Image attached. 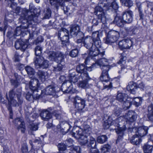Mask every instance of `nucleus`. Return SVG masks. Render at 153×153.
<instances>
[{"label": "nucleus", "mask_w": 153, "mask_h": 153, "mask_svg": "<svg viewBox=\"0 0 153 153\" xmlns=\"http://www.w3.org/2000/svg\"><path fill=\"white\" fill-rule=\"evenodd\" d=\"M15 125L17 126L18 129H21L22 133H24L25 130V123L22 119L20 118H16L13 121Z\"/></svg>", "instance_id": "nucleus-17"}, {"label": "nucleus", "mask_w": 153, "mask_h": 153, "mask_svg": "<svg viewBox=\"0 0 153 153\" xmlns=\"http://www.w3.org/2000/svg\"><path fill=\"white\" fill-rule=\"evenodd\" d=\"M111 148L110 145L108 144L104 145L101 148V152L102 153H105L108 152Z\"/></svg>", "instance_id": "nucleus-46"}, {"label": "nucleus", "mask_w": 153, "mask_h": 153, "mask_svg": "<svg viewBox=\"0 0 153 153\" xmlns=\"http://www.w3.org/2000/svg\"><path fill=\"white\" fill-rule=\"evenodd\" d=\"M42 50V47L40 46H37L35 48V52L36 56L40 57Z\"/></svg>", "instance_id": "nucleus-41"}, {"label": "nucleus", "mask_w": 153, "mask_h": 153, "mask_svg": "<svg viewBox=\"0 0 153 153\" xmlns=\"http://www.w3.org/2000/svg\"><path fill=\"white\" fill-rule=\"evenodd\" d=\"M35 65L37 68H41L42 69L47 68L49 65V62L46 60H44L42 56L38 57L34 61Z\"/></svg>", "instance_id": "nucleus-9"}, {"label": "nucleus", "mask_w": 153, "mask_h": 153, "mask_svg": "<svg viewBox=\"0 0 153 153\" xmlns=\"http://www.w3.org/2000/svg\"><path fill=\"white\" fill-rule=\"evenodd\" d=\"M6 98L8 100L9 103L11 105L16 106H18L19 104H21L19 103V101L18 102H17L14 99V98H13L12 99H9L7 96V93H6Z\"/></svg>", "instance_id": "nucleus-40"}, {"label": "nucleus", "mask_w": 153, "mask_h": 153, "mask_svg": "<svg viewBox=\"0 0 153 153\" xmlns=\"http://www.w3.org/2000/svg\"><path fill=\"white\" fill-rule=\"evenodd\" d=\"M38 84V80L36 79H31L29 83L30 88L31 90V92H27L26 95V99L29 101L32 100L33 99L37 100L39 99L40 96H38L35 95V93L37 92L36 90L37 85Z\"/></svg>", "instance_id": "nucleus-4"}, {"label": "nucleus", "mask_w": 153, "mask_h": 153, "mask_svg": "<svg viewBox=\"0 0 153 153\" xmlns=\"http://www.w3.org/2000/svg\"><path fill=\"white\" fill-rule=\"evenodd\" d=\"M59 38H60V39L62 42H67L68 41L69 39V36H61Z\"/></svg>", "instance_id": "nucleus-56"}, {"label": "nucleus", "mask_w": 153, "mask_h": 153, "mask_svg": "<svg viewBox=\"0 0 153 153\" xmlns=\"http://www.w3.org/2000/svg\"><path fill=\"white\" fill-rule=\"evenodd\" d=\"M133 102L134 104L136 106H138L141 104L142 100L140 98H136L133 99Z\"/></svg>", "instance_id": "nucleus-48"}, {"label": "nucleus", "mask_w": 153, "mask_h": 153, "mask_svg": "<svg viewBox=\"0 0 153 153\" xmlns=\"http://www.w3.org/2000/svg\"><path fill=\"white\" fill-rule=\"evenodd\" d=\"M145 86L143 82H141L140 83H139L138 85H137V87L140 88L142 89H143Z\"/></svg>", "instance_id": "nucleus-64"}, {"label": "nucleus", "mask_w": 153, "mask_h": 153, "mask_svg": "<svg viewBox=\"0 0 153 153\" xmlns=\"http://www.w3.org/2000/svg\"><path fill=\"white\" fill-rule=\"evenodd\" d=\"M110 7H111L114 10H117L118 8V5L115 2H113L111 3H110Z\"/></svg>", "instance_id": "nucleus-59"}, {"label": "nucleus", "mask_w": 153, "mask_h": 153, "mask_svg": "<svg viewBox=\"0 0 153 153\" xmlns=\"http://www.w3.org/2000/svg\"><path fill=\"white\" fill-rule=\"evenodd\" d=\"M100 6H96L95 9V13L98 17V18L104 24L105 23L106 20V18L105 14L102 8Z\"/></svg>", "instance_id": "nucleus-10"}, {"label": "nucleus", "mask_w": 153, "mask_h": 153, "mask_svg": "<svg viewBox=\"0 0 153 153\" xmlns=\"http://www.w3.org/2000/svg\"><path fill=\"white\" fill-rule=\"evenodd\" d=\"M137 88V84L133 82H130L126 87L127 90L132 94L135 93V89Z\"/></svg>", "instance_id": "nucleus-26"}, {"label": "nucleus", "mask_w": 153, "mask_h": 153, "mask_svg": "<svg viewBox=\"0 0 153 153\" xmlns=\"http://www.w3.org/2000/svg\"><path fill=\"white\" fill-rule=\"evenodd\" d=\"M136 4L138 10L139 16L140 19H143L144 17V14L143 13V10L141 3L138 0L136 1Z\"/></svg>", "instance_id": "nucleus-33"}, {"label": "nucleus", "mask_w": 153, "mask_h": 153, "mask_svg": "<svg viewBox=\"0 0 153 153\" xmlns=\"http://www.w3.org/2000/svg\"><path fill=\"white\" fill-rule=\"evenodd\" d=\"M67 145L63 143L59 144L57 146L59 152L66 151L67 149Z\"/></svg>", "instance_id": "nucleus-44"}, {"label": "nucleus", "mask_w": 153, "mask_h": 153, "mask_svg": "<svg viewBox=\"0 0 153 153\" xmlns=\"http://www.w3.org/2000/svg\"><path fill=\"white\" fill-rule=\"evenodd\" d=\"M153 149L152 146L146 144L143 146V149L145 153H151Z\"/></svg>", "instance_id": "nucleus-34"}, {"label": "nucleus", "mask_w": 153, "mask_h": 153, "mask_svg": "<svg viewBox=\"0 0 153 153\" xmlns=\"http://www.w3.org/2000/svg\"><path fill=\"white\" fill-rule=\"evenodd\" d=\"M25 70L28 75H33L35 74V71L34 69L30 66H27L26 67Z\"/></svg>", "instance_id": "nucleus-43"}, {"label": "nucleus", "mask_w": 153, "mask_h": 153, "mask_svg": "<svg viewBox=\"0 0 153 153\" xmlns=\"http://www.w3.org/2000/svg\"><path fill=\"white\" fill-rule=\"evenodd\" d=\"M51 12L50 9L49 7H47L44 18L48 19L51 16Z\"/></svg>", "instance_id": "nucleus-50"}, {"label": "nucleus", "mask_w": 153, "mask_h": 153, "mask_svg": "<svg viewBox=\"0 0 153 153\" xmlns=\"http://www.w3.org/2000/svg\"><path fill=\"white\" fill-rule=\"evenodd\" d=\"M120 57V59L118 62V63L119 64H121V71H122L124 69H125L126 67V65H124L126 63L125 61L126 59V57L125 56V54L124 53L121 54Z\"/></svg>", "instance_id": "nucleus-30"}, {"label": "nucleus", "mask_w": 153, "mask_h": 153, "mask_svg": "<svg viewBox=\"0 0 153 153\" xmlns=\"http://www.w3.org/2000/svg\"><path fill=\"white\" fill-rule=\"evenodd\" d=\"M21 33V31L20 30V28L17 27L15 30L14 36H19Z\"/></svg>", "instance_id": "nucleus-60"}, {"label": "nucleus", "mask_w": 153, "mask_h": 153, "mask_svg": "<svg viewBox=\"0 0 153 153\" xmlns=\"http://www.w3.org/2000/svg\"><path fill=\"white\" fill-rule=\"evenodd\" d=\"M127 95L124 94L120 93L118 94L117 96V100L120 102H123L124 105L126 107V109H128L131 105V102L127 100Z\"/></svg>", "instance_id": "nucleus-14"}, {"label": "nucleus", "mask_w": 153, "mask_h": 153, "mask_svg": "<svg viewBox=\"0 0 153 153\" xmlns=\"http://www.w3.org/2000/svg\"><path fill=\"white\" fill-rule=\"evenodd\" d=\"M130 141L133 144L137 145L141 142V140L139 136L136 134L133 135L130 139Z\"/></svg>", "instance_id": "nucleus-28"}, {"label": "nucleus", "mask_w": 153, "mask_h": 153, "mask_svg": "<svg viewBox=\"0 0 153 153\" xmlns=\"http://www.w3.org/2000/svg\"><path fill=\"white\" fill-rule=\"evenodd\" d=\"M95 61V63L94 64L92 65V68L94 67L96 64H97L100 65L101 67V69L103 66H108L110 67L109 65H107L108 62V60L105 58H99L98 59H97Z\"/></svg>", "instance_id": "nucleus-19"}, {"label": "nucleus", "mask_w": 153, "mask_h": 153, "mask_svg": "<svg viewBox=\"0 0 153 153\" xmlns=\"http://www.w3.org/2000/svg\"><path fill=\"white\" fill-rule=\"evenodd\" d=\"M91 67L87 68L85 65L83 64L78 65L76 68V71L77 72L80 74L86 72L87 71H92Z\"/></svg>", "instance_id": "nucleus-24"}, {"label": "nucleus", "mask_w": 153, "mask_h": 153, "mask_svg": "<svg viewBox=\"0 0 153 153\" xmlns=\"http://www.w3.org/2000/svg\"><path fill=\"white\" fill-rule=\"evenodd\" d=\"M90 139L89 141H88V143H89V144L88 145V147H91V149L92 148H94L96 146V144H95L94 146V147L92 146V145L95 143L96 141L94 138H93V137H89Z\"/></svg>", "instance_id": "nucleus-47"}, {"label": "nucleus", "mask_w": 153, "mask_h": 153, "mask_svg": "<svg viewBox=\"0 0 153 153\" xmlns=\"http://www.w3.org/2000/svg\"><path fill=\"white\" fill-rule=\"evenodd\" d=\"M70 34L73 36H83L82 32L80 31L79 26L77 25H74L71 27L70 29Z\"/></svg>", "instance_id": "nucleus-18"}, {"label": "nucleus", "mask_w": 153, "mask_h": 153, "mask_svg": "<svg viewBox=\"0 0 153 153\" xmlns=\"http://www.w3.org/2000/svg\"><path fill=\"white\" fill-rule=\"evenodd\" d=\"M78 51L77 49H74L72 50L70 53V55L72 57H74L78 55Z\"/></svg>", "instance_id": "nucleus-53"}, {"label": "nucleus", "mask_w": 153, "mask_h": 153, "mask_svg": "<svg viewBox=\"0 0 153 153\" xmlns=\"http://www.w3.org/2000/svg\"><path fill=\"white\" fill-rule=\"evenodd\" d=\"M122 4L126 6L130 7L133 5V2L131 0H120Z\"/></svg>", "instance_id": "nucleus-39"}, {"label": "nucleus", "mask_w": 153, "mask_h": 153, "mask_svg": "<svg viewBox=\"0 0 153 153\" xmlns=\"http://www.w3.org/2000/svg\"><path fill=\"white\" fill-rule=\"evenodd\" d=\"M137 117L136 114L132 111H129L124 116L127 121L132 123L135 121Z\"/></svg>", "instance_id": "nucleus-20"}, {"label": "nucleus", "mask_w": 153, "mask_h": 153, "mask_svg": "<svg viewBox=\"0 0 153 153\" xmlns=\"http://www.w3.org/2000/svg\"><path fill=\"white\" fill-rule=\"evenodd\" d=\"M21 90L20 89H17L16 91L14 89L10 90L9 92V99H12L14 98L15 96L17 98L20 104L22 102V98L21 97Z\"/></svg>", "instance_id": "nucleus-12"}, {"label": "nucleus", "mask_w": 153, "mask_h": 153, "mask_svg": "<svg viewBox=\"0 0 153 153\" xmlns=\"http://www.w3.org/2000/svg\"><path fill=\"white\" fill-rule=\"evenodd\" d=\"M22 153H28L27 146L26 144H24L22 146Z\"/></svg>", "instance_id": "nucleus-54"}, {"label": "nucleus", "mask_w": 153, "mask_h": 153, "mask_svg": "<svg viewBox=\"0 0 153 153\" xmlns=\"http://www.w3.org/2000/svg\"><path fill=\"white\" fill-rule=\"evenodd\" d=\"M48 59L51 61L56 60L57 58L60 62L64 60V55L61 52L53 51H50L48 53Z\"/></svg>", "instance_id": "nucleus-11"}, {"label": "nucleus", "mask_w": 153, "mask_h": 153, "mask_svg": "<svg viewBox=\"0 0 153 153\" xmlns=\"http://www.w3.org/2000/svg\"><path fill=\"white\" fill-rule=\"evenodd\" d=\"M63 61L62 62H60V61L58 60V62L59 63L57 65L56 67H53L54 70L55 71H60L62 70L64 66V65L62 63Z\"/></svg>", "instance_id": "nucleus-45"}, {"label": "nucleus", "mask_w": 153, "mask_h": 153, "mask_svg": "<svg viewBox=\"0 0 153 153\" xmlns=\"http://www.w3.org/2000/svg\"><path fill=\"white\" fill-rule=\"evenodd\" d=\"M92 38L94 40L98 39L99 37V33L98 32H94L92 33Z\"/></svg>", "instance_id": "nucleus-55"}, {"label": "nucleus", "mask_w": 153, "mask_h": 153, "mask_svg": "<svg viewBox=\"0 0 153 153\" xmlns=\"http://www.w3.org/2000/svg\"><path fill=\"white\" fill-rule=\"evenodd\" d=\"M69 36L68 31L66 29L62 28L58 33L59 37L61 36Z\"/></svg>", "instance_id": "nucleus-36"}, {"label": "nucleus", "mask_w": 153, "mask_h": 153, "mask_svg": "<svg viewBox=\"0 0 153 153\" xmlns=\"http://www.w3.org/2000/svg\"><path fill=\"white\" fill-rule=\"evenodd\" d=\"M88 81L81 80L79 84V86L82 88H86L87 87Z\"/></svg>", "instance_id": "nucleus-52"}, {"label": "nucleus", "mask_w": 153, "mask_h": 153, "mask_svg": "<svg viewBox=\"0 0 153 153\" xmlns=\"http://www.w3.org/2000/svg\"><path fill=\"white\" fill-rule=\"evenodd\" d=\"M33 143L34 144H36V143H37L38 146H37V148H36L37 149H38L42 146L41 142L38 139L35 140L33 142Z\"/></svg>", "instance_id": "nucleus-57"}, {"label": "nucleus", "mask_w": 153, "mask_h": 153, "mask_svg": "<svg viewBox=\"0 0 153 153\" xmlns=\"http://www.w3.org/2000/svg\"><path fill=\"white\" fill-rule=\"evenodd\" d=\"M37 76L39 79L42 82L45 81L48 77V75L47 72L42 71L39 70L37 73Z\"/></svg>", "instance_id": "nucleus-27"}, {"label": "nucleus", "mask_w": 153, "mask_h": 153, "mask_svg": "<svg viewBox=\"0 0 153 153\" xmlns=\"http://www.w3.org/2000/svg\"><path fill=\"white\" fill-rule=\"evenodd\" d=\"M55 90L54 87L52 85H49L46 88L42 91V94L46 95H53L55 94Z\"/></svg>", "instance_id": "nucleus-23"}, {"label": "nucleus", "mask_w": 153, "mask_h": 153, "mask_svg": "<svg viewBox=\"0 0 153 153\" xmlns=\"http://www.w3.org/2000/svg\"><path fill=\"white\" fill-rule=\"evenodd\" d=\"M148 129V127L144 126H140L138 128L137 133L140 137L143 136L147 134Z\"/></svg>", "instance_id": "nucleus-29"}, {"label": "nucleus", "mask_w": 153, "mask_h": 153, "mask_svg": "<svg viewBox=\"0 0 153 153\" xmlns=\"http://www.w3.org/2000/svg\"><path fill=\"white\" fill-rule=\"evenodd\" d=\"M75 72L74 69L69 71V80L63 82L61 87L62 91L65 93H68L71 91L73 88L72 82L75 83L79 79L80 76Z\"/></svg>", "instance_id": "nucleus-2"}, {"label": "nucleus", "mask_w": 153, "mask_h": 153, "mask_svg": "<svg viewBox=\"0 0 153 153\" xmlns=\"http://www.w3.org/2000/svg\"><path fill=\"white\" fill-rule=\"evenodd\" d=\"M15 46L16 49H20L22 51H24L27 47L26 43L21 39H19L16 42Z\"/></svg>", "instance_id": "nucleus-21"}, {"label": "nucleus", "mask_w": 153, "mask_h": 153, "mask_svg": "<svg viewBox=\"0 0 153 153\" xmlns=\"http://www.w3.org/2000/svg\"><path fill=\"white\" fill-rule=\"evenodd\" d=\"M100 22H102L100 20V19H99L98 18V19H93L92 20V23L93 25L95 26L97 25Z\"/></svg>", "instance_id": "nucleus-58"}, {"label": "nucleus", "mask_w": 153, "mask_h": 153, "mask_svg": "<svg viewBox=\"0 0 153 153\" xmlns=\"http://www.w3.org/2000/svg\"><path fill=\"white\" fill-rule=\"evenodd\" d=\"M73 142V140L72 139L69 138L67 139L65 141V144L66 145H69L72 144Z\"/></svg>", "instance_id": "nucleus-62"}, {"label": "nucleus", "mask_w": 153, "mask_h": 153, "mask_svg": "<svg viewBox=\"0 0 153 153\" xmlns=\"http://www.w3.org/2000/svg\"><path fill=\"white\" fill-rule=\"evenodd\" d=\"M93 43L94 39L90 36L85 37L83 41L84 45L88 49L93 48Z\"/></svg>", "instance_id": "nucleus-22"}, {"label": "nucleus", "mask_w": 153, "mask_h": 153, "mask_svg": "<svg viewBox=\"0 0 153 153\" xmlns=\"http://www.w3.org/2000/svg\"><path fill=\"white\" fill-rule=\"evenodd\" d=\"M101 43L100 38L94 40L93 46V48L98 49H101Z\"/></svg>", "instance_id": "nucleus-37"}, {"label": "nucleus", "mask_w": 153, "mask_h": 153, "mask_svg": "<svg viewBox=\"0 0 153 153\" xmlns=\"http://www.w3.org/2000/svg\"><path fill=\"white\" fill-rule=\"evenodd\" d=\"M114 23L119 27H122L124 24H126L122 18L119 16H116L114 20Z\"/></svg>", "instance_id": "nucleus-31"}, {"label": "nucleus", "mask_w": 153, "mask_h": 153, "mask_svg": "<svg viewBox=\"0 0 153 153\" xmlns=\"http://www.w3.org/2000/svg\"><path fill=\"white\" fill-rule=\"evenodd\" d=\"M36 17L34 15L33 13L31 12L30 10L26 9H24L22 11L21 16L19 18V21L22 23H26V25L23 26L25 29L27 28V23L28 21H34V19H36Z\"/></svg>", "instance_id": "nucleus-5"}, {"label": "nucleus", "mask_w": 153, "mask_h": 153, "mask_svg": "<svg viewBox=\"0 0 153 153\" xmlns=\"http://www.w3.org/2000/svg\"><path fill=\"white\" fill-rule=\"evenodd\" d=\"M148 7L150 8L152 11L151 13V14H152V16H153V3H149L148 4Z\"/></svg>", "instance_id": "nucleus-61"}, {"label": "nucleus", "mask_w": 153, "mask_h": 153, "mask_svg": "<svg viewBox=\"0 0 153 153\" xmlns=\"http://www.w3.org/2000/svg\"><path fill=\"white\" fill-rule=\"evenodd\" d=\"M118 119L113 120L111 122H109L108 120H106L104 122L103 125L104 128L106 129L108 128L110 125H114L115 126H117V128L114 129L118 135V138L116 142L117 143L120 140L122 139L124 135V132L126 129L125 125H123L122 127H120L118 126Z\"/></svg>", "instance_id": "nucleus-3"}, {"label": "nucleus", "mask_w": 153, "mask_h": 153, "mask_svg": "<svg viewBox=\"0 0 153 153\" xmlns=\"http://www.w3.org/2000/svg\"><path fill=\"white\" fill-rule=\"evenodd\" d=\"M91 128L88 125H85L83 130L79 127L74 128L73 129L72 135L78 139L81 145H84L88 143V137L91 131Z\"/></svg>", "instance_id": "nucleus-1"}, {"label": "nucleus", "mask_w": 153, "mask_h": 153, "mask_svg": "<svg viewBox=\"0 0 153 153\" xmlns=\"http://www.w3.org/2000/svg\"><path fill=\"white\" fill-rule=\"evenodd\" d=\"M110 68L108 66H103L102 68V73L100 77V80L103 82L105 88H110L112 87V83L108 74V71Z\"/></svg>", "instance_id": "nucleus-6"}, {"label": "nucleus", "mask_w": 153, "mask_h": 153, "mask_svg": "<svg viewBox=\"0 0 153 153\" xmlns=\"http://www.w3.org/2000/svg\"><path fill=\"white\" fill-rule=\"evenodd\" d=\"M122 17L123 19L126 24L130 23L133 20V12L130 10H126L122 13Z\"/></svg>", "instance_id": "nucleus-13"}, {"label": "nucleus", "mask_w": 153, "mask_h": 153, "mask_svg": "<svg viewBox=\"0 0 153 153\" xmlns=\"http://www.w3.org/2000/svg\"><path fill=\"white\" fill-rule=\"evenodd\" d=\"M81 150L79 146H73L71 149L70 153H80Z\"/></svg>", "instance_id": "nucleus-42"}, {"label": "nucleus", "mask_w": 153, "mask_h": 153, "mask_svg": "<svg viewBox=\"0 0 153 153\" xmlns=\"http://www.w3.org/2000/svg\"><path fill=\"white\" fill-rule=\"evenodd\" d=\"M90 152V153H100L99 150L94 148L91 149Z\"/></svg>", "instance_id": "nucleus-63"}, {"label": "nucleus", "mask_w": 153, "mask_h": 153, "mask_svg": "<svg viewBox=\"0 0 153 153\" xmlns=\"http://www.w3.org/2000/svg\"><path fill=\"white\" fill-rule=\"evenodd\" d=\"M40 115L42 119L44 121L48 120L51 118L50 112L47 110H44L41 111Z\"/></svg>", "instance_id": "nucleus-25"}, {"label": "nucleus", "mask_w": 153, "mask_h": 153, "mask_svg": "<svg viewBox=\"0 0 153 153\" xmlns=\"http://www.w3.org/2000/svg\"><path fill=\"white\" fill-rule=\"evenodd\" d=\"M79 75L80 76L79 79H82V80L88 81L91 79L86 72L79 74Z\"/></svg>", "instance_id": "nucleus-35"}, {"label": "nucleus", "mask_w": 153, "mask_h": 153, "mask_svg": "<svg viewBox=\"0 0 153 153\" xmlns=\"http://www.w3.org/2000/svg\"><path fill=\"white\" fill-rule=\"evenodd\" d=\"M28 128L30 130L32 131H36L38 128L37 125L33 123L30 124L28 126Z\"/></svg>", "instance_id": "nucleus-49"}, {"label": "nucleus", "mask_w": 153, "mask_h": 153, "mask_svg": "<svg viewBox=\"0 0 153 153\" xmlns=\"http://www.w3.org/2000/svg\"><path fill=\"white\" fill-rule=\"evenodd\" d=\"M147 117L151 121H153V105L151 104L148 108Z\"/></svg>", "instance_id": "nucleus-32"}, {"label": "nucleus", "mask_w": 153, "mask_h": 153, "mask_svg": "<svg viewBox=\"0 0 153 153\" xmlns=\"http://www.w3.org/2000/svg\"><path fill=\"white\" fill-rule=\"evenodd\" d=\"M119 36V32L114 30L109 31L107 35V37L105 42L107 44H111L116 42Z\"/></svg>", "instance_id": "nucleus-7"}, {"label": "nucleus", "mask_w": 153, "mask_h": 153, "mask_svg": "<svg viewBox=\"0 0 153 153\" xmlns=\"http://www.w3.org/2000/svg\"><path fill=\"white\" fill-rule=\"evenodd\" d=\"M10 81L11 84L14 86L15 87H17L20 84L19 80L11 79H10Z\"/></svg>", "instance_id": "nucleus-51"}, {"label": "nucleus", "mask_w": 153, "mask_h": 153, "mask_svg": "<svg viewBox=\"0 0 153 153\" xmlns=\"http://www.w3.org/2000/svg\"><path fill=\"white\" fill-rule=\"evenodd\" d=\"M133 44V42L131 40L126 39L119 42L118 45L121 49H129L132 47Z\"/></svg>", "instance_id": "nucleus-16"}, {"label": "nucleus", "mask_w": 153, "mask_h": 153, "mask_svg": "<svg viewBox=\"0 0 153 153\" xmlns=\"http://www.w3.org/2000/svg\"><path fill=\"white\" fill-rule=\"evenodd\" d=\"M89 50V55L91 57V59H98L99 58L102 57L105 54V51L102 48L98 49L92 48Z\"/></svg>", "instance_id": "nucleus-8"}, {"label": "nucleus", "mask_w": 153, "mask_h": 153, "mask_svg": "<svg viewBox=\"0 0 153 153\" xmlns=\"http://www.w3.org/2000/svg\"><path fill=\"white\" fill-rule=\"evenodd\" d=\"M107 139V137L105 135H102L99 136L97 138V141L100 143H103L105 142Z\"/></svg>", "instance_id": "nucleus-38"}, {"label": "nucleus", "mask_w": 153, "mask_h": 153, "mask_svg": "<svg viewBox=\"0 0 153 153\" xmlns=\"http://www.w3.org/2000/svg\"><path fill=\"white\" fill-rule=\"evenodd\" d=\"M75 108L79 112H80L84 108L85 106V101L80 97L76 96L74 100Z\"/></svg>", "instance_id": "nucleus-15"}]
</instances>
